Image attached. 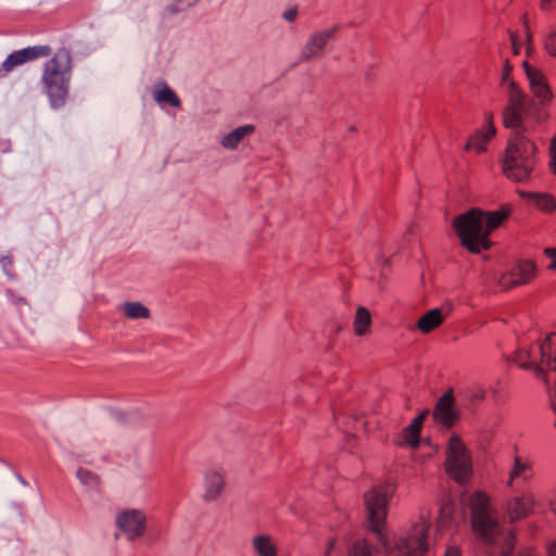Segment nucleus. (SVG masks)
Listing matches in <instances>:
<instances>
[{
    "label": "nucleus",
    "mask_w": 556,
    "mask_h": 556,
    "mask_svg": "<svg viewBox=\"0 0 556 556\" xmlns=\"http://www.w3.org/2000/svg\"><path fill=\"white\" fill-rule=\"evenodd\" d=\"M507 104L503 112V124L515 131L505 151L503 172L516 182L531 179L536 166V147L523 132L527 127L523 115L528 114L533 101L513 80L507 83Z\"/></svg>",
    "instance_id": "obj_1"
},
{
    "label": "nucleus",
    "mask_w": 556,
    "mask_h": 556,
    "mask_svg": "<svg viewBox=\"0 0 556 556\" xmlns=\"http://www.w3.org/2000/svg\"><path fill=\"white\" fill-rule=\"evenodd\" d=\"M471 528L477 539L491 551V556H510L515 548V536L506 531L498 521L496 511L490 505V498L483 492H476L468 502ZM444 556H462L458 546L445 549Z\"/></svg>",
    "instance_id": "obj_2"
},
{
    "label": "nucleus",
    "mask_w": 556,
    "mask_h": 556,
    "mask_svg": "<svg viewBox=\"0 0 556 556\" xmlns=\"http://www.w3.org/2000/svg\"><path fill=\"white\" fill-rule=\"evenodd\" d=\"M509 215V208L502 206L494 212L471 208L456 216L453 227L462 244L471 253L478 254L491 247L490 233L495 230Z\"/></svg>",
    "instance_id": "obj_3"
},
{
    "label": "nucleus",
    "mask_w": 556,
    "mask_h": 556,
    "mask_svg": "<svg viewBox=\"0 0 556 556\" xmlns=\"http://www.w3.org/2000/svg\"><path fill=\"white\" fill-rule=\"evenodd\" d=\"M516 363L523 369H532L549 386L556 375V333L546 336L530 348L519 349Z\"/></svg>",
    "instance_id": "obj_4"
},
{
    "label": "nucleus",
    "mask_w": 556,
    "mask_h": 556,
    "mask_svg": "<svg viewBox=\"0 0 556 556\" xmlns=\"http://www.w3.org/2000/svg\"><path fill=\"white\" fill-rule=\"evenodd\" d=\"M71 54L65 48L58 50L52 59L45 64L41 77L47 96L52 106H60L68 91Z\"/></svg>",
    "instance_id": "obj_5"
},
{
    "label": "nucleus",
    "mask_w": 556,
    "mask_h": 556,
    "mask_svg": "<svg viewBox=\"0 0 556 556\" xmlns=\"http://www.w3.org/2000/svg\"><path fill=\"white\" fill-rule=\"evenodd\" d=\"M392 492L393 489L390 485H378L364 496L369 527L379 538L382 536V528L387 519Z\"/></svg>",
    "instance_id": "obj_6"
},
{
    "label": "nucleus",
    "mask_w": 556,
    "mask_h": 556,
    "mask_svg": "<svg viewBox=\"0 0 556 556\" xmlns=\"http://www.w3.org/2000/svg\"><path fill=\"white\" fill-rule=\"evenodd\" d=\"M445 468L448 476L459 484H465L472 472L469 452L456 434L448 442Z\"/></svg>",
    "instance_id": "obj_7"
},
{
    "label": "nucleus",
    "mask_w": 556,
    "mask_h": 556,
    "mask_svg": "<svg viewBox=\"0 0 556 556\" xmlns=\"http://www.w3.org/2000/svg\"><path fill=\"white\" fill-rule=\"evenodd\" d=\"M430 522L420 517L406 536L402 538L394 548L388 551L387 556H421L428 549V531Z\"/></svg>",
    "instance_id": "obj_8"
},
{
    "label": "nucleus",
    "mask_w": 556,
    "mask_h": 556,
    "mask_svg": "<svg viewBox=\"0 0 556 556\" xmlns=\"http://www.w3.org/2000/svg\"><path fill=\"white\" fill-rule=\"evenodd\" d=\"M340 25H332L328 28L317 29L309 34L304 46L301 49L299 61L308 62L323 55L328 43L334 39Z\"/></svg>",
    "instance_id": "obj_9"
},
{
    "label": "nucleus",
    "mask_w": 556,
    "mask_h": 556,
    "mask_svg": "<svg viewBox=\"0 0 556 556\" xmlns=\"http://www.w3.org/2000/svg\"><path fill=\"white\" fill-rule=\"evenodd\" d=\"M535 275L536 266L532 261H519L513 268L500 275L497 283L503 290H508L529 283Z\"/></svg>",
    "instance_id": "obj_10"
},
{
    "label": "nucleus",
    "mask_w": 556,
    "mask_h": 556,
    "mask_svg": "<svg viewBox=\"0 0 556 556\" xmlns=\"http://www.w3.org/2000/svg\"><path fill=\"white\" fill-rule=\"evenodd\" d=\"M115 523L127 540L134 541L144 533L147 517L139 509H125L116 515Z\"/></svg>",
    "instance_id": "obj_11"
},
{
    "label": "nucleus",
    "mask_w": 556,
    "mask_h": 556,
    "mask_svg": "<svg viewBox=\"0 0 556 556\" xmlns=\"http://www.w3.org/2000/svg\"><path fill=\"white\" fill-rule=\"evenodd\" d=\"M52 49L47 45L27 47L12 52L1 64L4 73L12 72L15 67L23 65L29 61L47 58L51 54Z\"/></svg>",
    "instance_id": "obj_12"
},
{
    "label": "nucleus",
    "mask_w": 556,
    "mask_h": 556,
    "mask_svg": "<svg viewBox=\"0 0 556 556\" xmlns=\"http://www.w3.org/2000/svg\"><path fill=\"white\" fill-rule=\"evenodd\" d=\"M529 87L540 105H546L553 99V92L545 75L538 68L531 66L527 61L522 63Z\"/></svg>",
    "instance_id": "obj_13"
},
{
    "label": "nucleus",
    "mask_w": 556,
    "mask_h": 556,
    "mask_svg": "<svg viewBox=\"0 0 556 556\" xmlns=\"http://www.w3.org/2000/svg\"><path fill=\"white\" fill-rule=\"evenodd\" d=\"M535 505V498L531 493H525L520 496L510 498L505 506V510L511 522L523 519L532 513Z\"/></svg>",
    "instance_id": "obj_14"
},
{
    "label": "nucleus",
    "mask_w": 556,
    "mask_h": 556,
    "mask_svg": "<svg viewBox=\"0 0 556 556\" xmlns=\"http://www.w3.org/2000/svg\"><path fill=\"white\" fill-rule=\"evenodd\" d=\"M433 418L443 426L450 428L458 419L454 409V397L452 391L445 392L438 401L433 412Z\"/></svg>",
    "instance_id": "obj_15"
},
{
    "label": "nucleus",
    "mask_w": 556,
    "mask_h": 556,
    "mask_svg": "<svg viewBox=\"0 0 556 556\" xmlns=\"http://www.w3.org/2000/svg\"><path fill=\"white\" fill-rule=\"evenodd\" d=\"M496 129L493 125V115H488L485 129L478 130L472 135L465 146V150L475 149L477 152L485 151L486 142L495 135Z\"/></svg>",
    "instance_id": "obj_16"
},
{
    "label": "nucleus",
    "mask_w": 556,
    "mask_h": 556,
    "mask_svg": "<svg viewBox=\"0 0 556 556\" xmlns=\"http://www.w3.org/2000/svg\"><path fill=\"white\" fill-rule=\"evenodd\" d=\"M225 480L220 472L208 470L204 476V501H213L217 498L224 491Z\"/></svg>",
    "instance_id": "obj_17"
},
{
    "label": "nucleus",
    "mask_w": 556,
    "mask_h": 556,
    "mask_svg": "<svg viewBox=\"0 0 556 556\" xmlns=\"http://www.w3.org/2000/svg\"><path fill=\"white\" fill-rule=\"evenodd\" d=\"M444 321L441 308H432L425 313L417 321L416 327L422 333H429L439 328Z\"/></svg>",
    "instance_id": "obj_18"
},
{
    "label": "nucleus",
    "mask_w": 556,
    "mask_h": 556,
    "mask_svg": "<svg viewBox=\"0 0 556 556\" xmlns=\"http://www.w3.org/2000/svg\"><path fill=\"white\" fill-rule=\"evenodd\" d=\"M253 552L257 556H277L278 547L269 534H256L251 540Z\"/></svg>",
    "instance_id": "obj_19"
},
{
    "label": "nucleus",
    "mask_w": 556,
    "mask_h": 556,
    "mask_svg": "<svg viewBox=\"0 0 556 556\" xmlns=\"http://www.w3.org/2000/svg\"><path fill=\"white\" fill-rule=\"evenodd\" d=\"M255 130L253 125H242L223 137L220 144L224 149L235 150L240 142Z\"/></svg>",
    "instance_id": "obj_20"
},
{
    "label": "nucleus",
    "mask_w": 556,
    "mask_h": 556,
    "mask_svg": "<svg viewBox=\"0 0 556 556\" xmlns=\"http://www.w3.org/2000/svg\"><path fill=\"white\" fill-rule=\"evenodd\" d=\"M370 326L371 315L369 311L364 306H359L356 309L355 318L353 320L354 333L358 337H364L369 332Z\"/></svg>",
    "instance_id": "obj_21"
},
{
    "label": "nucleus",
    "mask_w": 556,
    "mask_h": 556,
    "mask_svg": "<svg viewBox=\"0 0 556 556\" xmlns=\"http://www.w3.org/2000/svg\"><path fill=\"white\" fill-rule=\"evenodd\" d=\"M525 197L530 198L532 203L541 211L545 213H552L556 210V200L553 195L547 193H532L522 192Z\"/></svg>",
    "instance_id": "obj_22"
},
{
    "label": "nucleus",
    "mask_w": 556,
    "mask_h": 556,
    "mask_svg": "<svg viewBox=\"0 0 556 556\" xmlns=\"http://www.w3.org/2000/svg\"><path fill=\"white\" fill-rule=\"evenodd\" d=\"M122 313L129 319H147L150 311L140 302H125L121 305Z\"/></svg>",
    "instance_id": "obj_23"
},
{
    "label": "nucleus",
    "mask_w": 556,
    "mask_h": 556,
    "mask_svg": "<svg viewBox=\"0 0 556 556\" xmlns=\"http://www.w3.org/2000/svg\"><path fill=\"white\" fill-rule=\"evenodd\" d=\"M155 102L169 103L174 108H180L181 101L176 92L166 84L153 94Z\"/></svg>",
    "instance_id": "obj_24"
},
{
    "label": "nucleus",
    "mask_w": 556,
    "mask_h": 556,
    "mask_svg": "<svg viewBox=\"0 0 556 556\" xmlns=\"http://www.w3.org/2000/svg\"><path fill=\"white\" fill-rule=\"evenodd\" d=\"M531 466L527 462H522L520 457H516L514 462V467L510 471V477L508 484L511 485L513 480L517 477L523 476L525 479L531 477Z\"/></svg>",
    "instance_id": "obj_25"
},
{
    "label": "nucleus",
    "mask_w": 556,
    "mask_h": 556,
    "mask_svg": "<svg viewBox=\"0 0 556 556\" xmlns=\"http://www.w3.org/2000/svg\"><path fill=\"white\" fill-rule=\"evenodd\" d=\"M346 556H372V546L366 540H356L350 545Z\"/></svg>",
    "instance_id": "obj_26"
},
{
    "label": "nucleus",
    "mask_w": 556,
    "mask_h": 556,
    "mask_svg": "<svg viewBox=\"0 0 556 556\" xmlns=\"http://www.w3.org/2000/svg\"><path fill=\"white\" fill-rule=\"evenodd\" d=\"M193 4L190 0H174L172 3L167 4L163 10V16L169 17L186 11L189 8H192Z\"/></svg>",
    "instance_id": "obj_27"
},
{
    "label": "nucleus",
    "mask_w": 556,
    "mask_h": 556,
    "mask_svg": "<svg viewBox=\"0 0 556 556\" xmlns=\"http://www.w3.org/2000/svg\"><path fill=\"white\" fill-rule=\"evenodd\" d=\"M193 4L190 0H174L172 3L167 4L163 10V16L169 17L186 11L189 8H192Z\"/></svg>",
    "instance_id": "obj_28"
},
{
    "label": "nucleus",
    "mask_w": 556,
    "mask_h": 556,
    "mask_svg": "<svg viewBox=\"0 0 556 556\" xmlns=\"http://www.w3.org/2000/svg\"><path fill=\"white\" fill-rule=\"evenodd\" d=\"M76 477L81 484L88 488H96L99 484L98 475L88 469L79 468L76 472Z\"/></svg>",
    "instance_id": "obj_29"
},
{
    "label": "nucleus",
    "mask_w": 556,
    "mask_h": 556,
    "mask_svg": "<svg viewBox=\"0 0 556 556\" xmlns=\"http://www.w3.org/2000/svg\"><path fill=\"white\" fill-rule=\"evenodd\" d=\"M421 428L418 427L415 424H410L405 430H404V441L409 444L413 447H417L419 444V434H420Z\"/></svg>",
    "instance_id": "obj_30"
},
{
    "label": "nucleus",
    "mask_w": 556,
    "mask_h": 556,
    "mask_svg": "<svg viewBox=\"0 0 556 556\" xmlns=\"http://www.w3.org/2000/svg\"><path fill=\"white\" fill-rule=\"evenodd\" d=\"M544 49L548 55L556 58V27L544 37Z\"/></svg>",
    "instance_id": "obj_31"
},
{
    "label": "nucleus",
    "mask_w": 556,
    "mask_h": 556,
    "mask_svg": "<svg viewBox=\"0 0 556 556\" xmlns=\"http://www.w3.org/2000/svg\"><path fill=\"white\" fill-rule=\"evenodd\" d=\"M543 254L551 260L547 269L556 270V248H545Z\"/></svg>",
    "instance_id": "obj_32"
},
{
    "label": "nucleus",
    "mask_w": 556,
    "mask_h": 556,
    "mask_svg": "<svg viewBox=\"0 0 556 556\" xmlns=\"http://www.w3.org/2000/svg\"><path fill=\"white\" fill-rule=\"evenodd\" d=\"M549 168L556 175V139L552 140L549 146Z\"/></svg>",
    "instance_id": "obj_33"
},
{
    "label": "nucleus",
    "mask_w": 556,
    "mask_h": 556,
    "mask_svg": "<svg viewBox=\"0 0 556 556\" xmlns=\"http://www.w3.org/2000/svg\"><path fill=\"white\" fill-rule=\"evenodd\" d=\"M556 8V0H540V10L548 13Z\"/></svg>",
    "instance_id": "obj_34"
},
{
    "label": "nucleus",
    "mask_w": 556,
    "mask_h": 556,
    "mask_svg": "<svg viewBox=\"0 0 556 556\" xmlns=\"http://www.w3.org/2000/svg\"><path fill=\"white\" fill-rule=\"evenodd\" d=\"M552 382L554 383V386H553V388L548 389V392H549V399H551V404H552L553 410L556 414V375L552 377L551 383Z\"/></svg>",
    "instance_id": "obj_35"
},
{
    "label": "nucleus",
    "mask_w": 556,
    "mask_h": 556,
    "mask_svg": "<svg viewBox=\"0 0 556 556\" xmlns=\"http://www.w3.org/2000/svg\"><path fill=\"white\" fill-rule=\"evenodd\" d=\"M296 15H298L296 8H291L283 12L282 17L288 22H293L296 18Z\"/></svg>",
    "instance_id": "obj_36"
},
{
    "label": "nucleus",
    "mask_w": 556,
    "mask_h": 556,
    "mask_svg": "<svg viewBox=\"0 0 556 556\" xmlns=\"http://www.w3.org/2000/svg\"><path fill=\"white\" fill-rule=\"evenodd\" d=\"M510 41L514 54H518L520 51V43L516 34H510Z\"/></svg>",
    "instance_id": "obj_37"
},
{
    "label": "nucleus",
    "mask_w": 556,
    "mask_h": 556,
    "mask_svg": "<svg viewBox=\"0 0 556 556\" xmlns=\"http://www.w3.org/2000/svg\"><path fill=\"white\" fill-rule=\"evenodd\" d=\"M429 414V410H425L422 412L419 416H417L412 422L417 425L418 427H422V424L426 419V417L428 416Z\"/></svg>",
    "instance_id": "obj_38"
},
{
    "label": "nucleus",
    "mask_w": 556,
    "mask_h": 556,
    "mask_svg": "<svg viewBox=\"0 0 556 556\" xmlns=\"http://www.w3.org/2000/svg\"><path fill=\"white\" fill-rule=\"evenodd\" d=\"M429 414V410H425L422 412L419 416H417L412 422L417 425L418 427H422V424L426 419V417L428 416Z\"/></svg>",
    "instance_id": "obj_39"
},
{
    "label": "nucleus",
    "mask_w": 556,
    "mask_h": 556,
    "mask_svg": "<svg viewBox=\"0 0 556 556\" xmlns=\"http://www.w3.org/2000/svg\"><path fill=\"white\" fill-rule=\"evenodd\" d=\"M429 414V410H425L422 412L419 416H417L412 422L417 425L418 427H422V424L426 419V417L428 416Z\"/></svg>",
    "instance_id": "obj_40"
},
{
    "label": "nucleus",
    "mask_w": 556,
    "mask_h": 556,
    "mask_svg": "<svg viewBox=\"0 0 556 556\" xmlns=\"http://www.w3.org/2000/svg\"><path fill=\"white\" fill-rule=\"evenodd\" d=\"M429 414V410H425L422 412L419 416H417L412 422L417 425L418 427H422V424L426 419V417L428 416Z\"/></svg>",
    "instance_id": "obj_41"
},
{
    "label": "nucleus",
    "mask_w": 556,
    "mask_h": 556,
    "mask_svg": "<svg viewBox=\"0 0 556 556\" xmlns=\"http://www.w3.org/2000/svg\"><path fill=\"white\" fill-rule=\"evenodd\" d=\"M510 72H511V65L509 64L508 61H506L504 68H503V76H502L503 83H505L507 80Z\"/></svg>",
    "instance_id": "obj_42"
},
{
    "label": "nucleus",
    "mask_w": 556,
    "mask_h": 556,
    "mask_svg": "<svg viewBox=\"0 0 556 556\" xmlns=\"http://www.w3.org/2000/svg\"><path fill=\"white\" fill-rule=\"evenodd\" d=\"M548 556H556V540L547 548Z\"/></svg>",
    "instance_id": "obj_43"
},
{
    "label": "nucleus",
    "mask_w": 556,
    "mask_h": 556,
    "mask_svg": "<svg viewBox=\"0 0 556 556\" xmlns=\"http://www.w3.org/2000/svg\"><path fill=\"white\" fill-rule=\"evenodd\" d=\"M531 41H532V35L527 30V51L528 53H530V51L533 49L532 46H531Z\"/></svg>",
    "instance_id": "obj_44"
},
{
    "label": "nucleus",
    "mask_w": 556,
    "mask_h": 556,
    "mask_svg": "<svg viewBox=\"0 0 556 556\" xmlns=\"http://www.w3.org/2000/svg\"><path fill=\"white\" fill-rule=\"evenodd\" d=\"M518 556H538V554L535 552H533L532 549H525V551H521Z\"/></svg>",
    "instance_id": "obj_45"
},
{
    "label": "nucleus",
    "mask_w": 556,
    "mask_h": 556,
    "mask_svg": "<svg viewBox=\"0 0 556 556\" xmlns=\"http://www.w3.org/2000/svg\"><path fill=\"white\" fill-rule=\"evenodd\" d=\"M355 422L359 425V427L365 428L367 422L363 420V418H356Z\"/></svg>",
    "instance_id": "obj_46"
},
{
    "label": "nucleus",
    "mask_w": 556,
    "mask_h": 556,
    "mask_svg": "<svg viewBox=\"0 0 556 556\" xmlns=\"http://www.w3.org/2000/svg\"><path fill=\"white\" fill-rule=\"evenodd\" d=\"M1 262H2L3 267L7 265V263H8V264H11V261H10V260H8L7 257H2V261H1Z\"/></svg>",
    "instance_id": "obj_47"
},
{
    "label": "nucleus",
    "mask_w": 556,
    "mask_h": 556,
    "mask_svg": "<svg viewBox=\"0 0 556 556\" xmlns=\"http://www.w3.org/2000/svg\"><path fill=\"white\" fill-rule=\"evenodd\" d=\"M551 510L556 515V504L551 503Z\"/></svg>",
    "instance_id": "obj_48"
},
{
    "label": "nucleus",
    "mask_w": 556,
    "mask_h": 556,
    "mask_svg": "<svg viewBox=\"0 0 556 556\" xmlns=\"http://www.w3.org/2000/svg\"><path fill=\"white\" fill-rule=\"evenodd\" d=\"M18 480H20V482H22L23 484H26V481H25L23 478L18 477Z\"/></svg>",
    "instance_id": "obj_49"
},
{
    "label": "nucleus",
    "mask_w": 556,
    "mask_h": 556,
    "mask_svg": "<svg viewBox=\"0 0 556 556\" xmlns=\"http://www.w3.org/2000/svg\"><path fill=\"white\" fill-rule=\"evenodd\" d=\"M200 0H190V2L194 5L195 3H198Z\"/></svg>",
    "instance_id": "obj_50"
}]
</instances>
